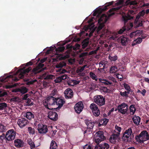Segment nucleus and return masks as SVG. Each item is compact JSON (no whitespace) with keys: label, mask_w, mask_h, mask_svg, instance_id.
Returning a JSON list of instances; mask_svg holds the SVG:
<instances>
[{"label":"nucleus","mask_w":149,"mask_h":149,"mask_svg":"<svg viewBox=\"0 0 149 149\" xmlns=\"http://www.w3.org/2000/svg\"><path fill=\"white\" fill-rule=\"evenodd\" d=\"M31 70L30 67L25 70L22 69H19L14 74V75H9L6 78L1 79V81L2 83H5L7 81L8 83L13 84V82L18 81L19 79L24 78V74L26 73H28Z\"/></svg>","instance_id":"1"},{"label":"nucleus","mask_w":149,"mask_h":149,"mask_svg":"<svg viewBox=\"0 0 149 149\" xmlns=\"http://www.w3.org/2000/svg\"><path fill=\"white\" fill-rule=\"evenodd\" d=\"M136 139L137 141L141 143H143L149 140V134L146 131H143L138 136H136Z\"/></svg>","instance_id":"2"},{"label":"nucleus","mask_w":149,"mask_h":149,"mask_svg":"<svg viewBox=\"0 0 149 149\" xmlns=\"http://www.w3.org/2000/svg\"><path fill=\"white\" fill-rule=\"evenodd\" d=\"M133 127H130L126 130L124 133L122 138L125 141H130L132 139V135H133L132 130Z\"/></svg>","instance_id":"3"},{"label":"nucleus","mask_w":149,"mask_h":149,"mask_svg":"<svg viewBox=\"0 0 149 149\" xmlns=\"http://www.w3.org/2000/svg\"><path fill=\"white\" fill-rule=\"evenodd\" d=\"M93 100L94 102L98 105L101 106L105 104V99L102 95L95 96L94 97Z\"/></svg>","instance_id":"4"},{"label":"nucleus","mask_w":149,"mask_h":149,"mask_svg":"<svg viewBox=\"0 0 149 149\" xmlns=\"http://www.w3.org/2000/svg\"><path fill=\"white\" fill-rule=\"evenodd\" d=\"M107 16L105 14H103L99 19L98 20V23L99 24V26L98 28V30H100L102 29L104 26V24L107 22Z\"/></svg>","instance_id":"5"},{"label":"nucleus","mask_w":149,"mask_h":149,"mask_svg":"<svg viewBox=\"0 0 149 149\" xmlns=\"http://www.w3.org/2000/svg\"><path fill=\"white\" fill-rule=\"evenodd\" d=\"M16 133L13 129H11L7 131L5 135L7 140L8 141L13 140L15 137Z\"/></svg>","instance_id":"6"},{"label":"nucleus","mask_w":149,"mask_h":149,"mask_svg":"<svg viewBox=\"0 0 149 149\" xmlns=\"http://www.w3.org/2000/svg\"><path fill=\"white\" fill-rule=\"evenodd\" d=\"M128 106L127 104L123 103L119 105L117 107L118 111L123 114L127 113Z\"/></svg>","instance_id":"7"},{"label":"nucleus","mask_w":149,"mask_h":149,"mask_svg":"<svg viewBox=\"0 0 149 149\" xmlns=\"http://www.w3.org/2000/svg\"><path fill=\"white\" fill-rule=\"evenodd\" d=\"M95 139L97 143H98L103 141L104 139V136L102 132L99 131L96 133L95 135Z\"/></svg>","instance_id":"8"},{"label":"nucleus","mask_w":149,"mask_h":149,"mask_svg":"<svg viewBox=\"0 0 149 149\" xmlns=\"http://www.w3.org/2000/svg\"><path fill=\"white\" fill-rule=\"evenodd\" d=\"M118 42H120L123 46L126 45L130 42L129 39L126 36H122L117 39Z\"/></svg>","instance_id":"9"},{"label":"nucleus","mask_w":149,"mask_h":149,"mask_svg":"<svg viewBox=\"0 0 149 149\" xmlns=\"http://www.w3.org/2000/svg\"><path fill=\"white\" fill-rule=\"evenodd\" d=\"M90 108L92 110L93 114L96 116L100 114V111L97 106L94 103H92L90 105Z\"/></svg>","instance_id":"10"},{"label":"nucleus","mask_w":149,"mask_h":149,"mask_svg":"<svg viewBox=\"0 0 149 149\" xmlns=\"http://www.w3.org/2000/svg\"><path fill=\"white\" fill-rule=\"evenodd\" d=\"M100 83L101 85H105L107 86H113V84L111 81L109 79H104L101 78L99 79Z\"/></svg>","instance_id":"11"},{"label":"nucleus","mask_w":149,"mask_h":149,"mask_svg":"<svg viewBox=\"0 0 149 149\" xmlns=\"http://www.w3.org/2000/svg\"><path fill=\"white\" fill-rule=\"evenodd\" d=\"M37 130L40 134H45L48 131L47 126L40 124L38 125Z\"/></svg>","instance_id":"12"},{"label":"nucleus","mask_w":149,"mask_h":149,"mask_svg":"<svg viewBox=\"0 0 149 149\" xmlns=\"http://www.w3.org/2000/svg\"><path fill=\"white\" fill-rule=\"evenodd\" d=\"M84 108V106L82 102H79L75 105L74 109L75 112L77 113H80L82 111Z\"/></svg>","instance_id":"13"},{"label":"nucleus","mask_w":149,"mask_h":149,"mask_svg":"<svg viewBox=\"0 0 149 149\" xmlns=\"http://www.w3.org/2000/svg\"><path fill=\"white\" fill-rule=\"evenodd\" d=\"M56 98H55L52 96H50L47 97L46 100V102L47 103V105H53L56 104Z\"/></svg>","instance_id":"14"},{"label":"nucleus","mask_w":149,"mask_h":149,"mask_svg":"<svg viewBox=\"0 0 149 149\" xmlns=\"http://www.w3.org/2000/svg\"><path fill=\"white\" fill-rule=\"evenodd\" d=\"M17 123L19 127L22 128L25 127L28 123V122L26 119L22 118L19 119Z\"/></svg>","instance_id":"15"},{"label":"nucleus","mask_w":149,"mask_h":149,"mask_svg":"<svg viewBox=\"0 0 149 149\" xmlns=\"http://www.w3.org/2000/svg\"><path fill=\"white\" fill-rule=\"evenodd\" d=\"M44 66V64L39 63L38 67L34 68L32 71L31 73L33 75H35L38 73L41 72L42 70L40 69L42 68Z\"/></svg>","instance_id":"16"},{"label":"nucleus","mask_w":149,"mask_h":149,"mask_svg":"<svg viewBox=\"0 0 149 149\" xmlns=\"http://www.w3.org/2000/svg\"><path fill=\"white\" fill-rule=\"evenodd\" d=\"M28 89L24 86H22L20 88H16L13 89L12 90L13 92H20V93H26L27 92Z\"/></svg>","instance_id":"17"},{"label":"nucleus","mask_w":149,"mask_h":149,"mask_svg":"<svg viewBox=\"0 0 149 149\" xmlns=\"http://www.w3.org/2000/svg\"><path fill=\"white\" fill-rule=\"evenodd\" d=\"M119 139V135L118 134H113L110 137L109 140L111 143H115L118 141Z\"/></svg>","instance_id":"18"},{"label":"nucleus","mask_w":149,"mask_h":149,"mask_svg":"<svg viewBox=\"0 0 149 149\" xmlns=\"http://www.w3.org/2000/svg\"><path fill=\"white\" fill-rule=\"evenodd\" d=\"M48 117L51 120L56 121L58 118L57 113L55 112L50 111L48 115Z\"/></svg>","instance_id":"19"},{"label":"nucleus","mask_w":149,"mask_h":149,"mask_svg":"<svg viewBox=\"0 0 149 149\" xmlns=\"http://www.w3.org/2000/svg\"><path fill=\"white\" fill-rule=\"evenodd\" d=\"M109 146L108 143H104L96 146L94 149H108Z\"/></svg>","instance_id":"20"},{"label":"nucleus","mask_w":149,"mask_h":149,"mask_svg":"<svg viewBox=\"0 0 149 149\" xmlns=\"http://www.w3.org/2000/svg\"><path fill=\"white\" fill-rule=\"evenodd\" d=\"M85 123L87 126V128L88 129H92L94 126L95 123L91 120L86 119L84 121Z\"/></svg>","instance_id":"21"},{"label":"nucleus","mask_w":149,"mask_h":149,"mask_svg":"<svg viewBox=\"0 0 149 149\" xmlns=\"http://www.w3.org/2000/svg\"><path fill=\"white\" fill-rule=\"evenodd\" d=\"M15 146L17 148L23 147L24 145L23 141L20 139H16L14 141Z\"/></svg>","instance_id":"22"},{"label":"nucleus","mask_w":149,"mask_h":149,"mask_svg":"<svg viewBox=\"0 0 149 149\" xmlns=\"http://www.w3.org/2000/svg\"><path fill=\"white\" fill-rule=\"evenodd\" d=\"M120 8V7H118L115 8H113L110 9L109 10L108 13V16L109 17H110L114 15L115 13V11L119 10Z\"/></svg>","instance_id":"23"},{"label":"nucleus","mask_w":149,"mask_h":149,"mask_svg":"<svg viewBox=\"0 0 149 149\" xmlns=\"http://www.w3.org/2000/svg\"><path fill=\"white\" fill-rule=\"evenodd\" d=\"M56 104L58 105V108H60L62 107L65 103V101L63 99L57 98H56Z\"/></svg>","instance_id":"24"},{"label":"nucleus","mask_w":149,"mask_h":149,"mask_svg":"<svg viewBox=\"0 0 149 149\" xmlns=\"http://www.w3.org/2000/svg\"><path fill=\"white\" fill-rule=\"evenodd\" d=\"M80 47V45L79 44H76L74 46H71L70 45H66V48L68 49H72L73 50L76 51L79 49Z\"/></svg>","instance_id":"25"},{"label":"nucleus","mask_w":149,"mask_h":149,"mask_svg":"<svg viewBox=\"0 0 149 149\" xmlns=\"http://www.w3.org/2000/svg\"><path fill=\"white\" fill-rule=\"evenodd\" d=\"M28 142L30 146L31 149H33L35 148L36 147H37L40 145L39 143L37 144L36 143H34L31 139H29L28 140Z\"/></svg>","instance_id":"26"},{"label":"nucleus","mask_w":149,"mask_h":149,"mask_svg":"<svg viewBox=\"0 0 149 149\" xmlns=\"http://www.w3.org/2000/svg\"><path fill=\"white\" fill-rule=\"evenodd\" d=\"M108 121L109 120L106 118L101 120L98 125L99 126H100L102 125H106L108 122Z\"/></svg>","instance_id":"27"},{"label":"nucleus","mask_w":149,"mask_h":149,"mask_svg":"<svg viewBox=\"0 0 149 149\" xmlns=\"http://www.w3.org/2000/svg\"><path fill=\"white\" fill-rule=\"evenodd\" d=\"M118 70V68L116 66H111L109 72L111 73H113L117 72Z\"/></svg>","instance_id":"28"},{"label":"nucleus","mask_w":149,"mask_h":149,"mask_svg":"<svg viewBox=\"0 0 149 149\" xmlns=\"http://www.w3.org/2000/svg\"><path fill=\"white\" fill-rule=\"evenodd\" d=\"M133 120L135 124L137 125L139 124L140 121V118L139 117L135 116L133 118Z\"/></svg>","instance_id":"29"},{"label":"nucleus","mask_w":149,"mask_h":149,"mask_svg":"<svg viewBox=\"0 0 149 149\" xmlns=\"http://www.w3.org/2000/svg\"><path fill=\"white\" fill-rule=\"evenodd\" d=\"M114 1H111L108 3H107L105 4V6L104 8H102V10L103 11H105L107 10L108 8V7L111 5H112Z\"/></svg>","instance_id":"30"},{"label":"nucleus","mask_w":149,"mask_h":149,"mask_svg":"<svg viewBox=\"0 0 149 149\" xmlns=\"http://www.w3.org/2000/svg\"><path fill=\"white\" fill-rule=\"evenodd\" d=\"M25 116L29 119H31L34 117L33 114L30 112H27Z\"/></svg>","instance_id":"31"},{"label":"nucleus","mask_w":149,"mask_h":149,"mask_svg":"<svg viewBox=\"0 0 149 149\" xmlns=\"http://www.w3.org/2000/svg\"><path fill=\"white\" fill-rule=\"evenodd\" d=\"M24 81H26V84L29 86V85L33 84L35 82H36L37 81L35 79L34 80H29V79H24Z\"/></svg>","instance_id":"32"},{"label":"nucleus","mask_w":149,"mask_h":149,"mask_svg":"<svg viewBox=\"0 0 149 149\" xmlns=\"http://www.w3.org/2000/svg\"><path fill=\"white\" fill-rule=\"evenodd\" d=\"M121 127H119L117 125H116L115 126V130H114V134H118V135H119L120 132L121 130Z\"/></svg>","instance_id":"33"},{"label":"nucleus","mask_w":149,"mask_h":149,"mask_svg":"<svg viewBox=\"0 0 149 149\" xmlns=\"http://www.w3.org/2000/svg\"><path fill=\"white\" fill-rule=\"evenodd\" d=\"M57 147V145L56 142L52 141L50 143V149H55Z\"/></svg>","instance_id":"34"},{"label":"nucleus","mask_w":149,"mask_h":149,"mask_svg":"<svg viewBox=\"0 0 149 149\" xmlns=\"http://www.w3.org/2000/svg\"><path fill=\"white\" fill-rule=\"evenodd\" d=\"M125 24L129 20L132 19L133 17L130 15L123 17Z\"/></svg>","instance_id":"35"},{"label":"nucleus","mask_w":149,"mask_h":149,"mask_svg":"<svg viewBox=\"0 0 149 149\" xmlns=\"http://www.w3.org/2000/svg\"><path fill=\"white\" fill-rule=\"evenodd\" d=\"M124 87L125 89L127 91V92L126 91H125L124 92H121L120 93H129L130 91V88L129 85L126 84H124Z\"/></svg>","instance_id":"36"},{"label":"nucleus","mask_w":149,"mask_h":149,"mask_svg":"<svg viewBox=\"0 0 149 149\" xmlns=\"http://www.w3.org/2000/svg\"><path fill=\"white\" fill-rule=\"evenodd\" d=\"M90 77L93 79L97 81V77L96 76L95 74L92 72H91L89 74Z\"/></svg>","instance_id":"37"},{"label":"nucleus","mask_w":149,"mask_h":149,"mask_svg":"<svg viewBox=\"0 0 149 149\" xmlns=\"http://www.w3.org/2000/svg\"><path fill=\"white\" fill-rule=\"evenodd\" d=\"M82 48L84 49L88 45V42L86 40H85L82 42Z\"/></svg>","instance_id":"38"},{"label":"nucleus","mask_w":149,"mask_h":149,"mask_svg":"<svg viewBox=\"0 0 149 149\" xmlns=\"http://www.w3.org/2000/svg\"><path fill=\"white\" fill-rule=\"evenodd\" d=\"M130 112L131 114H133L135 113L136 111V109L134 106L133 105H131L130 106Z\"/></svg>","instance_id":"39"},{"label":"nucleus","mask_w":149,"mask_h":149,"mask_svg":"<svg viewBox=\"0 0 149 149\" xmlns=\"http://www.w3.org/2000/svg\"><path fill=\"white\" fill-rule=\"evenodd\" d=\"M109 58L110 60L111 61H116L118 59V57L116 55H115L114 56H112L109 55Z\"/></svg>","instance_id":"40"},{"label":"nucleus","mask_w":149,"mask_h":149,"mask_svg":"<svg viewBox=\"0 0 149 149\" xmlns=\"http://www.w3.org/2000/svg\"><path fill=\"white\" fill-rule=\"evenodd\" d=\"M145 14V10H143L141 12H140L138 14L137 16V18H139L141 17H143L144 16Z\"/></svg>","instance_id":"41"},{"label":"nucleus","mask_w":149,"mask_h":149,"mask_svg":"<svg viewBox=\"0 0 149 149\" xmlns=\"http://www.w3.org/2000/svg\"><path fill=\"white\" fill-rule=\"evenodd\" d=\"M86 66V65H84L82 67L80 66L79 68L76 70V72L77 73H78L79 72H81L83 71L85 69V67Z\"/></svg>","instance_id":"42"},{"label":"nucleus","mask_w":149,"mask_h":149,"mask_svg":"<svg viewBox=\"0 0 149 149\" xmlns=\"http://www.w3.org/2000/svg\"><path fill=\"white\" fill-rule=\"evenodd\" d=\"M65 49V47L63 46L59 47H57L56 49V52H62Z\"/></svg>","instance_id":"43"},{"label":"nucleus","mask_w":149,"mask_h":149,"mask_svg":"<svg viewBox=\"0 0 149 149\" xmlns=\"http://www.w3.org/2000/svg\"><path fill=\"white\" fill-rule=\"evenodd\" d=\"M127 30L126 27L125 26H124L121 29H120L118 31V34H120L123 33L124 31H125Z\"/></svg>","instance_id":"44"},{"label":"nucleus","mask_w":149,"mask_h":149,"mask_svg":"<svg viewBox=\"0 0 149 149\" xmlns=\"http://www.w3.org/2000/svg\"><path fill=\"white\" fill-rule=\"evenodd\" d=\"M65 98L68 99L72 98L73 96V94H64Z\"/></svg>","instance_id":"45"},{"label":"nucleus","mask_w":149,"mask_h":149,"mask_svg":"<svg viewBox=\"0 0 149 149\" xmlns=\"http://www.w3.org/2000/svg\"><path fill=\"white\" fill-rule=\"evenodd\" d=\"M19 84H20V83H19V84L18 83H15L14 84H12V85H8L6 86V88H12L13 87H15L17 85H19Z\"/></svg>","instance_id":"46"},{"label":"nucleus","mask_w":149,"mask_h":149,"mask_svg":"<svg viewBox=\"0 0 149 149\" xmlns=\"http://www.w3.org/2000/svg\"><path fill=\"white\" fill-rule=\"evenodd\" d=\"M6 127L3 125L0 124V132H3L6 131Z\"/></svg>","instance_id":"47"},{"label":"nucleus","mask_w":149,"mask_h":149,"mask_svg":"<svg viewBox=\"0 0 149 149\" xmlns=\"http://www.w3.org/2000/svg\"><path fill=\"white\" fill-rule=\"evenodd\" d=\"M7 107V104L5 103H0V110H2Z\"/></svg>","instance_id":"48"},{"label":"nucleus","mask_w":149,"mask_h":149,"mask_svg":"<svg viewBox=\"0 0 149 149\" xmlns=\"http://www.w3.org/2000/svg\"><path fill=\"white\" fill-rule=\"evenodd\" d=\"M28 131L31 134H33L35 133L34 129L31 127H29L28 128Z\"/></svg>","instance_id":"49"},{"label":"nucleus","mask_w":149,"mask_h":149,"mask_svg":"<svg viewBox=\"0 0 149 149\" xmlns=\"http://www.w3.org/2000/svg\"><path fill=\"white\" fill-rule=\"evenodd\" d=\"M62 80L60 77H57L54 80V82L55 83H60L62 81Z\"/></svg>","instance_id":"50"},{"label":"nucleus","mask_w":149,"mask_h":149,"mask_svg":"<svg viewBox=\"0 0 149 149\" xmlns=\"http://www.w3.org/2000/svg\"><path fill=\"white\" fill-rule=\"evenodd\" d=\"M130 5H135L138 4V3L136 1H129L128 3Z\"/></svg>","instance_id":"51"},{"label":"nucleus","mask_w":149,"mask_h":149,"mask_svg":"<svg viewBox=\"0 0 149 149\" xmlns=\"http://www.w3.org/2000/svg\"><path fill=\"white\" fill-rule=\"evenodd\" d=\"M54 76L52 74L47 75L45 79H52L54 78Z\"/></svg>","instance_id":"52"},{"label":"nucleus","mask_w":149,"mask_h":149,"mask_svg":"<svg viewBox=\"0 0 149 149\" xmlns=\"http://www.w3.org/2000/svg\"><path fill=\"white\" fill-rule=\"evenodd\" d=\"M64 93H73L72 90L70 88L66 89Z\"/></svg>","instance_id":"53"},{"label":"nucleus","mask_w":149,"mask_h":149,"mask_svg":"<svg viewBox=\"0 0 149 149\" xmlns=\"http://www.w3.org/2000/svg\"><path fill=\"white\" fill-rule=\"evenodd\" d=\"M128 26L127 27V31H128L132 29L133 26V24L132 23H130L128 24Z\"/></svg>","instance_id":"54"},{"label":"nucleus","mask_w":149,"mask_h":149,"mask_svg":"<svg viewBox=\"0 0 149 149\" xmlns=\"http://www.w3.org/2000/svg\"><path fill=\"white\" fill-rule=\"evenodd\" d=\"M26 103V105L29 106H31L33 104V103L31 102V100L29 99V98L27 100Z\"/></svg>","instance_id":"55"},{"label":"nucleus","mask_w":149,"mask_h":149,"mask_svg":"<svg viewBox=\"0 0 149 149\" xmlns=\"http://www.w3.org/2000/svg\"><path fill=\"white\" fill-rule=\"evenodd\" d=\"M142 39L141 38H137L136 39V44H139L142 42Z\"/></svg>","instance_id":"56"},{"label":"nucleus","mask_w":149,"mask_h":149,"mask_svg":"<svg viewBox=\"0 0 149 149\" xmlns=\"http://www.w3.org/2000/svg\"><path fill=\"white\" fill-rule=\"evenodd\" d=\"M109 80H110L111 82L113 83L112 82H116V79L113 77H111L109 78Z\"/></svg>","instance_id":"57"},{"label":"nucleus","mask_w":149,"mask_h":149,"mask_svg":"<svg viewBox=\"0 0 149 149\" xmlns=\"http://www.w3.org/2000/svg\"><path fill=\"white\" fill-rule=\"evenodd\" d=\"M84 149H92L91 146L89 145L86 144L83 147Z\"/></svg>","instance_id":"58"},{"label":"nucleus","mask_w":149,"mask_h":149,"mask_svg":"<svg viewBox=\"0 0 149 149\" xmlns=\"http://www.w3.org/2000/svg\"><path fill=\"white\" fill-rule=\"evenodd\" d=\"M72 82L73 84V85H76L79 84L80 83V81L75 80H73L72 81Z\"/></svg>","instance_id":"59"},{"label":"nucleus","mask_w":149,"mask_h":149,"mask_svg":"<svg viewBox=\"0 0 149 149\" xmlns=\"http://www.w3.org/2000/svg\"><path fill=\"white\" fill-rule=\"evenodd\" d=\"M117 38V36H112L109 38L110 40H115Z\"/></svg>","instance_id":"60"},{"label":"nucleus","mask_w":149,"mask_h":149,"mask_svg":"<svg viewBox=\"0 0 149 149\" xmlns=\"http://www.w3.org/2000/svg\"><path fill=\"white\" fill-rule=\"evenodd\" d=\"M62 80H65L67 78V75H63L60 76Z\"/></svg>","instance_id":"61"},{"label":"nucleus","mask_w":149,"mask_h":149,"mask_svg":"<svg viewBox=\"0 0 149 149\" xmlns=\"http://www.w3.org/2000/svg\"><path fill=\"white\" fill-rule=\"evenodd\" d=\"M64 66V65L61 63H60L58 65H57L56 66L57 68H62Z\"/></svg>","instance_id":"62"},{"label":"nucleus","mask_w":149,"mask_h":149,"mask_svg":"<svg viewBox=\"0 0 149 149\" xmlns=\"http://www.w3.org/2000/svg\"><path fill=\"white\" fill-rule=\"evenodd\" d=\"M136 33L134 32H132L130 33V36L131 38H132L134 36H135Z\"/></svg>","instance_id":"63"},{"label":"nucleus","mask_w":149,"mask_h":149,"mask_svg":"<svg viewBox=\"0 0 149 149\" xmlns=\"http://www.w3.org/2000/svg\"><path fill=\"white\" fill-rule=\"evenodd\" d=\"M33 64V63L32 62L30 61L29 62L27 63L26 64V66H28L29 65H32Z\"/></svg>","instance_id":"64"}]
</instances>
